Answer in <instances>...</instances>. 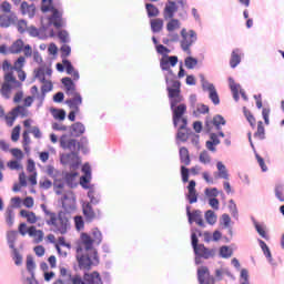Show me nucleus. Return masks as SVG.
Listing matches in <instances>:
<instances>
[{
	"instance_id": "obj_50",
	"label": "nucleus",
	"mask_w": 284,
	"mask_h": 284,
	"mask_svg": "<svg viewBox=\"0 0 284 284\" xmlns=\"http://www.w3.org/2000/svg\"><path fill=\"white\" fill-rule=\"evenodd\" d=\"M18 116L16 115L13 110H11L7 115H4L7 126L12 128Z\"/></svg>"
},
{
	"instance_id": "obj_7",
	"label": "nucleus",
	"mask_w": 284,
	"mask_h": 284,
	"mask_svg": "<svg viewBox=\"0 0 284 284\" xmlns=\"http://www.w3.org/2000/svg\"><path fill=\"white\" fill-rule=\"evenodd\" d=\"M24 52V57H32V48L30 44H26L22 39H18L9 47L10 54H21Z\"/></svg>"
},
{
	"instance_id": "obj_35",
	"label": "nucleus",
	"mask_w": 284,
	"mask_h": 284,
	"mask_svg": "<svg viewBox=\"0 0 284 284\" xmlns=\"http://www.w3.org/2000/svg\"><path fill=\"white\" fill-rule=\"evenodd\" d=\"M216 168L219 171V178L229 181L230 180V173L226 169L225 164L222 161H219L216 163Z\"/></svg>"
},
{
	"instance_id": "obj_52",
	"label": "nucleus",
	"mask_w": 284,
	"mask_h": 284,
	"mask_svg": "<svg viewBox=\"0 0 284 284\" xmlns=\"http://www.w3.org/2000/svg\"><path fill=\"white\" fill-rule=\"evenodd\" d=\"M12 24V18L8 14L0 16V28H10Z\"/></svg>"
},
{
	"instance_id": "obj_48",
	"label": "nucleus",
	"mask_w": 284,
	"mask_h": 284,
	"mask_svg": "<svg viewBox=\"0 0 284 284\" xmlns=\"http://www.w3.org/2000/svg\"><path fill=\"white\" fill-rule=\"evenodd\" d=\"M90 236L95 245H100L102 243V233L99 229H93Z\"/></svg>"
},
{
	"instance_id": "obj_61",
	"label": "nucleus",
	"mask_w": 284,
	"mask_h": 284,
	"mask_svg": "<svg viewBox=\"0 0 284 284\" xmlns=\"http://www.w3.org/2000/svg\"><path fill=\"white\" fill-rule=\"evenodd\" d=\"M61 59H67L71 54V47L68 44H62L60 48Z\"/></svg>"
},
{
	"instance_id": "obj_43",
	"label": "nucleus",
	"mask_w": 284,
	"mask_h": 284,
	"mask_svg": "<svg viewBox=\"0 0 284 284\" xmlns=\"http://www.w3.org/2000/svg\"><path fill=\"white\" fill-rule=\"evenodd\" d=\"M17 239H18V232L17 231H9L7 233V241H8L9 247L11 250H14V247H16L14 244H16Z\"/></svg>"
},
{
	"instance_id": "obj_4",
	"label": "nucleus",
	"mask_w": 284,
	"mask_h": 284,
	"mask_svg": "<svg viewBox=\"0 0 284 284\" xmlns=\"http://www.w3.org/2000/svg\"><path fill=\"white\" fill-rule=\"evenodd\" d=\"M65 182L62 179H55L53 181V192L55 195H62L61 204L64 210H71L74 206V199L71 196L73 195L72 191L65 192Z\"/></svg>"
},
{
	"instance_id": "obj_25",
	"label": "nucleus",
	"mask_w": 284,
	"mask_h": 284,
	"mask_svg": "<svg viewBox=\"0 0 284 284\" xmlns=\"http://www.w3.org/2000/svg\"><path fill=\"white\" fill-rule=\"evenodd\" d=\"M61 83L64 87L67 97L72 95V94L78 92L77 91V85H75V83L73 82V80L71 78H68V77L62 78Z\"/></svg>"
},
{
	"instance_id": "obj_16",
	"label": "nucleus",
	"mask_w": 284,
	"mask_h": 284,
	"mask_svg": "<svg viewBox=\"0 0 284 284\" xmlns=\"http://www.w3.org/2000/svg\"><path fill=\"white\" fill-rule=\"evenodd\" d=\"M60 162L63 165H70L71 169H75L77 165L79 164V158H78L77 152L62 154L60 156Z\"/></svg>"
},
{
	"instance_id": "obj_31",
	"label": "nucleus",
	"mask_w": 284,
	"mask_h": 284,
	"mask_svg": "<svg viewBox=\"0 0 284 284\" xmlns=\"http://www.w3.org/2000/svg\"><path fill=\"white\" fill-rule=\"evenodd\" d=\"M242 61V53L240 49H234L231 53L230 67L236 69Z\"/></svg>"
},
{
	"instance_id": "obj_8",
	"label": "nucleus",
	"mask_w": 284,
	"mask_h": 284,
	"mask_svg": "<svg viewBox=\"0 0 284 284\" xmlns=\"http://www.w3.org/2000/svg\"><path fill=\"white\" fill-rule=\"evenodd\" d=\"M60 148L62 150H68L71 152H79L80 151V142L75 139L69 138V135L63 134L60 136Z\"/></svg>"
},
{
	"instance_id": "obj_58",
	"label": "nucleus",
	"mask_w": 284,
	"mask_h": 284,
	"mask_svg": "<svg viewBox=\"0 0 284 284\" xmlns=\"http://www.w3.org/2000/svg\"><path fill=\"white\" fill-rule=\"evenodd\" d=\"M255 230H256V232L258 233V235H260L262 239H264V240H270V236H268V234H267L265 227H264L262 224L255 223Z\"/></svg>"
},
{
	"instance_id": "obj_39",
	"label": "nucleus",
	"mask_w": 284,
	"mask_h": 284,
	"mask_svg": "<svg viewBox=\"0 0 284 284\" xmlns=\"http://www.w3.org/2000/svg\"><path fill=\"white\" fill-rule=\"evenodd\" d=\"M182 23L180 20L171 18L170 21L166 23L168 32H174V30H180Z\"/></svg>"
},
{
	"instance_id": "obj_27",
	"label": "nucleus",
	"mask_w": 284,
	"mask_h": 284,
	"mask_svg": "<svg viewBox=\"0 0 284 284\" xmlns=\"http://www.w3.org/2000/svg\"><path fill=\"white\" fill-rule=\"evenodd\" d=\"M220 144H221V140H220L219 135L216 133H211L210 140L206 141L205 146L210 152L215 153L216 146Z\"/></svg>"
},
{
	"instance_id": "obj_17",
	"label": "nucleus",
	"mask_w": 284,
	"mask_h": 284,
	"mask_svg": "<svg viewBox=\"0 0 284 284\" xmlns=\"http://www.w3.org/2000/svg\"><path fill=\"white\" fill-rule=\"evenodd\" d=\"M186 199L190 204H195L199 201V193L196 191V181L191 180L187 185Z\"/></svg>"
},
{
	"instance_id": "obj_24",
	"label": "nucleus",
	"mask_w": 284,
	"mask_h": 284,
	"mask_svg": "<svg viewBox=\"0 0 284 284\" xmlns=\"http://www.w3.org/2000/svg\"><path fill=\"white\" fill-rule=\"evenodd\" d=\"M83 281L85 284H103L102 277L98 271L92 273H84Z\"/></svg>"
},
{
	"instance_id": "obj_36",
	"label": "nucleus",
	"mask_w": 284,
	"mask_h": 284,
	"mask_svg": "<svg viewBox=\"0 0 284 284\" xmlns=\"http://www.w3.org/2000/svg\"><path fill=\"white\" fill-rule=\"evenodd\" d=\"M72 133L75 138H80L85 133V126L81 122H75L71 125Z\"/></svg>"
},
{
	"instance_id": "obj_26",
	"label": "nucleus",
	"mask_w": 284,
	"mask_h": 284,
	"mask_svg": "<svg viewBox=\"0 0 284 284\" xmlns=\"http://www.w3.org/2000/svg\"><path fill=\"white\" fill-rule=\"evenodd\" d=\"M19 215L20 217L24 219L28 224L31 225L37 224L39 221L37 214L33 211L20 210Z\"/></svg>"
},
{
	"instance_id": "obj_40",
	"label": "nucleus",
	"mask_w": 284,
	"mask_h": 284,
	"mask_svg": "<svg viewBox=\"0 0 284 284\" xmlns=\"http://www.w3.org/2000/svg\"><path fill=\"white\" fill-rule=\"evenodd\" d=\"M204 216L207 224L215 225L217 223V215L213 210H207Z\"/></svg>"
},
{
	"instance_id": "obj_2",
	"label": "nucleus",
	"mask_w": 284,
	"mask_h": 284,
	"mask_svg": "<svg viewBox=\"0 0 284 284\" xmlns=\"http://www.w3.org/2000/svg\"><path fill=\"white\" fill-rule=\"evenodd\" d=\"M41 210L44 214L45 224L52 230L53 233L61 235H65L68 233L70 220L67 212H53L49 210L45 204H41Z\"/></svg>"
},
{
	"instance_id": "obj_47",
	"label": "nucleus",
	"mask_w": 284,
	"mask_h": 284,
	"mask_svg": "<svg viewBox=\"0 0 284 284\" xmlns=\"http://www.w3.org/2000/svg\"><path fill=\"white\" fill-rule=\"evenodd\" d=\"M184 64H185V68L187 70H193L197 67L199 60L196 58H193V57H187L184 60Z\"/></svg>"
},
{
	"instance_id": "obj_30",
	"label": "nucleus",
	"mask_w": 284,
	"mask_h": 284,
	"mask_svg": "<svg viewBox=\"0 0 284 284\" xmlns=\"http://www.w3.org/2000/svg\"><path fill=\"white\" fill-rule=\"evenodd\" d=\"M226 124V120L222 115H215L212 121H206L205 126L207 131H211V125L215 126L216 130H220L222 125Z\"/></svg>"
},
{
	"instance_id": "obj_57",
	"label": "nucleus",
	"mask_w": 284,
	"mask_h": 284,
	"mask_svg": "<svg viewBox=\"0 0 284 284\" xmlns=\"http://www.w3.org/2000/svg\"><path fill=\"white\" fill-rule=\"evenodd\" d=\"M88 197L91 205H98L100 203V196L93 190H90L88 192Z\"/></svg>"
},
{
	"instance_id": "obj_10",
	"label": "nucleus",
	"mask_w": 284,
	"mask_h": 284,
	"mask_svg": "<svg viewBox=\"0 0 284 284\" xmlns=\"http://www.w3.org/2000/svg\"><path fill=\"white\" fill-rule=\"evenodd\" d=\"M199 284H216L215 277L211 274L207 266H201L197 268Z\"/></svg>"
},
{
	"instance_id": "obj_64",
	"label": "nucleus",
	"mask_w": 284,
	"mask_h": 284,
	"mask_svg": "<svg viewBox=\"0 0 284 284\" xmlns=\"http://www.w3.org/2000/svg\"><path fill=\"white\" fill-rule=\"evenodd\" d=\"M52 8V0H42L41 12H50Z\"/></svg>"
},
{
	"instance_id": "obj_55",
	"label": "nucleus",
	"mask_w": 284,
	"mask_h": 284,
	"mask_svg": "<svg viewBox=\"0 0 284 284\" xmlns=\"http://www.w3.org/2000/svg\"><path fill=\"white\" fill-rule=\"evenodd\" d=\"M37 265L32 256H27L26 260V268L27 271L33 275V272L36 270Z\"/></svg>"
},
{
	"instance_id": "obj_42",
	"label": "nucleus",
	"mask_w": 284,
	"mask_h": 284,
	"mask_svg": "<svg viewBox=\"0 0 284 284\" xmlns=\"http://www.w3.org/2000/svg\"><path fill=\"white\" fill-rule=\"evenodd\" d=\"M12 111L17 115V118L20 116L21 119H24L29 116V110L23 105H17L12 109Z\"/></svg>"
},
{
	"instance_id": "obj_54",
	"label": "nucleus",
	"mask_w": 284,
	"mask_h": 284,
	"mask_svg": "<svg viewBox=\"0 0 284 284\" xmlns=\"http://www.w3.org/2000/svg\"><path fill=\"white\" fill-rule=\"evenodd\" d=\"M220 255L223 258H231L233 256V250L230 246H221Z\"/></svg>"
},
{
	"instance_id": "obj_62",
	"label": "nucleus",
	"mask_w": 284,
	"mask_h": 284,
	"mask_svg": "<svg viewBox=\"0 0 284 284\" xmlns=\"http://www.w3.org/2000/svg\"><path fill=\"white\" fill-rule=\"evenodd\" d=\"M7 168L11 171H19V170H22V165L16 161V160H12V161H9L7 163Z\"/></svg>"
},
{
	"instance_id": "obj_41",
	"label": "nucleus",
	"mask_w": 284,
	"mask_h": 284,
	"mask_svg": "<svg viewBox=\"0 0 284 284\" xmlns=\"http://www.w3.org/2000/svg\"><path fill=\"white\" fill-rule=\"evenodd\" d=\"M243 113L247 120V122L250 123L252 129L256 128V118L253 115V113L246 108H243Z\"/></svg>"
},
{
	"instance_id": "obj_11",
	"label": "nucleus",
	"mask_w": 284,
	"mask_h": 284,
	"mask_svg": "<svg viewBox=\"0 0 284 284\" xmlns=\"http://www.w3.org/2000/svg\"><path fill=\"white\" fill-rule=\"evenodd\" d=\"M172 111V119H173V125L175 128L179 126L181 119L184 116V114L187 112V105L185 103L175 104L173 106H170Z\"/></svg>"
},
{
	"instance_id": "obj_32",
	"label": "nucleus",
	"mask_w": 284,
	"mask_h": 284,
	"mask_svg": "<svg viewBox=\"0 0 284 284\" xmlns=\"http://www.w3.org/2000/svg\"><path fill=\"white\" fill-rule=\"evenodd\" d=\"M179 155H180V161L182 164H184L185 166L191 165V155H190V151L187 148H185V146L180 148Z\"/></svg>"
},
{
	"instance_id": "obj_56",
	"label": "nucleus",
	"mask_w": 284,
	"mask_h": 284,
	"mask_svg": "<svg viewBox=\"0 0 284 284\" xmlns=\"http://www.w3.org/2000/svg\"><path fill=\"white\" fill-rule=\"evenodd\" d=\"M240 284H250V272L247 268L241 270Z\"/></svg>"
},
{
	"instance_id": "obj_9",
	"label": "nucleus",
	"mask_w": 284,
	"mask_h": 284,
	"mask_svg": "<svg viewBox=\"0 0 284 284\" xmlns=\"http://www.w3.org/2000/svg\"><path fill=\"white\" fill-rule=\"evenodd\" d=\"M82 214L87 222H93L101 216L100 210H94L90 202L82 203Z\"/></svg>"
},
{
	"instance_id": "obj_44",
	"label": "nucleus",
	"mask_w": 284,
	"mask_h": 284,
	"mask_svg": "<svg viewBox=\"0 0 284 284\" xmlns=\"http://www.w3.org/2000/svg\"><path fill=\"white\" fill-rule=\"evenodd\" d=\"M79 176L78 172H70V173H65L64 175V180L65 183L70 186V187H74L75 185V180Z\"/></svg>"
},
{
	"instance_id": "obj_15",
	"label": "nucleus",
	"mask_w": 284,
	"mask_h": 284,
	"mask_svg": "<svg viewBox=\"0 0 284 284\" xmlns=\"http://www.w3.org/2000/svg\"><path fill=\"white\" fill-rule=\"evenodd\" d=\"M179 63L176 55H163L160 60V68L162 71H170L171 68H175Z\"/></svg>"
},
{
	"instance_id": "obj_46",
	"label": "nucleus",
	"mask_w": 284,
	"mask_h": 284,
	"mask_svg": "<svg viewBox=\"0 0 284 284\" xmlns=\"http://www.w3.org/2000/svg\"><path fill=\"white\" fill-rule=\"evenodd\" d=\"M30 94H31V95H29L30 98H33V100H39L40 103H43L44 95L39 94V88L37 85H32L30 88Z\"/></svg>"
},
{
	"instance_id": "obj_23",
	"label": "nucleus",
	"mask_w": 284,
	"mask_h": 284,
	"mask_svg": "<svg viewBox=\"0 0 284 284\" xmlns=\"http://www.w3.org/2000/svg\"><path fill=\"white\" fill-rule=\"evenodd\" d=\"M62 64L65 69L67 74L70 75L73 79V81L80 80V73L74 69L70 60L62 59Z\"/></svg>"
},
{
	"instance_id": "obj_63",
	"label": "nucleus",
	"mask_w": 284,
	"mask_h": 284,
	"mask_svg": "<svg viewBox=\"0 0 284 284\" xmlns=\"http://www.w3.org/2000/svg\"><path fill=\"white\" fill-rule=\"evenodd\" d=\"M275 196L280 202H284V189L283 185H276L275 187Z\"/></svg>"
},
{
	"instance_id": "obj_60",
	"label": "nucleus",
	"mask_w": 284,
	"mask_h": 284,
	"mask_svg": "<svg viewBox=\"0 0 284 284\" xmlns=\"http://www.w3.org/2000/svg\"><path fill=\"white\" fill-rule=\"evenodd\" d=\"M74 226L77 231H82L84 229V220L81 215L74 216Z\"/></svg>"
},
{
	"instance_id": "obj_45",
	"label": "nucleus",
	"mask_w": 284,
	"mask_h": 284,
	"mask_svg": "<svg viewBox=\"0 0 284 284\" xmlns=\"http://www.w3.org/2000/svg\"><path fill=\"white\" fill-rule=\"evenodd\" d=\"M145 10L148 12L149 18L159 17V14H160L159 8L154 4H152V3H146L145 4Z\"/></svg>"
},
{
	"instance_id": "obj_20",
	"label": "nucleus",
	"mask_w": 284,
	"mask_h": 284,
	"mask_svg": "<svg viewBox=\"0 0 284 284\" xmlns=\"http://www.w3.org/2000/svg\"><path fill=\"white\" fill-rule=\"evenodd\" d=\"M80 242L87 252L92 253V251H95V248L93 247V244L95 243L93 242V239L90 234L82 232L80 234Z\"/></svg>"
},
{
	"instance_id": "obj_3",
	"label": "nucleus",
	"mask_w": 284,
	"mask_h": 284,
	"mask_svg": "<svg viewBox=\"0 0 284 284\" xmlns=\"http://www.w3.org/2000/svg\"><path fill=\"white\" fill-rule=\"evenodd\" d=\"M83 248L81 246L77 247V262L79 268L81 270H90L91 266H97L100 263V258L97 250H92L88 252L87 255L82 254Z\"/></svg>"
},
{
	"instance_id": "obj_19",
	"label": "nucleus",
	"mask_w": 284,
	"mask_h": 284,
	"mask_svg": "<svg viewBox=\"0 0 284 284\" xmlns=\"http://www.w3.org/2000/svg\"><path fill=\"white\" fill-rule=\"evenodd\" d=\"M194 253L196 256L204 260H209L215 255L214 250H210L204 244H199V246L194 248Z\"/></svg>"
},
{
	"instance_id": "obj_6",
	"label": "nucleus",
	"mask_w": 284,
	"mask_h": 284,
	"mask_svg": "<svg viewBox=\"0 0 284 284\" xmlns=\"http://www.w3.org/2000/svg\"><path fill=\"white\" fill-rule=\"evenodd\" d=\"M181 49L183 50V52H186V54H192V45H194V43H196L197 41V33L194 30H189L183 28L181 30Z\"/></svg>"
},
{
	"instance_id": "obj_37",
	"label": "nucleus",
	"mask_w": 284,
	"mask_h": 284,
	"mask_svg": "<svg viewBox=\"0 0 284 284\" xmlns=\"http://www.w3.org/2000/svg\"><path fill=\"white\" fill-rule=\"evenodd\" d=\"M30 144H31L30 131L24 130L22 132V146L26 153L30 152Z\"/></svg>"
},
{
	"instance_id": "obj_12",
	"label": "nucleus",
	"mask_w": 284,
	"mask_h": 284,
	"mask_svg": "<svg viewBox=\"0 0 284 284\" xmlns=\"http://www.w3.org/2000/svg\"><path fill=\"white\" fill-rule=\"evenodd\" d=\"M49 12H52V14L50 17H48L49 26L55 27L57 30H59L60 28H63L64 21H63V18H62V12H60L55 8H51L49 10Z\"/></svg>"
},
{
	"instance_id": "obj_33",
	"label": "nucleus",
	"mask_w": 284,
	"mask_h": 284,
	"mask_svg": "<svg viewBox=\"0 0 284 284\" xmlns=\"http://www.w3.org/2000/svg\"><path fill=\"white\" fill-rule=\"evenodd\" d=\"M253 138L258 141H264L266 139V129L263 121L257 122V129L254 132Z\"/></svg>"
},
{
	"instance_id": "obj_18",
	"label": "nucleus",
	"mask_w": 284,
	"mask_h": 284,
	"mask_svg": "<svg viewBox=\"0 0 284 284\" xmlns=\"http://www.w3.org/2000/svg\"><path fill=\"white\" fill-rule=\"evenodd\" d=\"M20 12L23 17H29V19H33L36 17L37 8L33 3H28L27 1H22L20 3Z\"/></svg>"
},
{
	"instance_id": "obj_14",
	"label": "nucleus",
	"mask_w": 284,
	"mask_h": 284,
	"mask_svg": "<svg viewBox=\"0 0 284 284\" xmlns=\"http://www.w3.org/2000/svg\"><path fill=\"white\" fill-rule=\"evenodd\" d=\"M186 215H187L190 224L195 223L200 227H205V222H204V219L202 215V211L195 210V211L191 212L190 207H187Z\"/></svg>"
},
{
	"instance_id": "obj_13",
	"label": "nucleus",
	"mask_w": 284,
	"mask_h": 284,
	"mask_svg": "<svg viewBox=\"0 0 284 284\" xmlns=\"http://www.w3.org/2000/svg\"><path fill=\"white\" fill-rule=\"evenodd\" d=\"M69 99L65 100V104L70 110H74L75 112H80V106L83 103V99L80 92H75L73 94L68 95Z\"/></svg>"
},
{
	"instance_id": "obj_29",
	"label": "nucleus",
	"mask_w": 284,
	"mask_h": 284,
	"mask_svg": "<svg viewBox=\"0 0 284 284\" xmlns=\"http://www.w3.org/2000/svg\"><path fill=\"white\" fill-rule=\"evenodd\" d=\"M206 90L209 91V98L212 101V103L214 105H220L221 100H220V95L217 93V90H216L215 85L212 84V83H207L206 84Z\"/></svg>"
},
{
	"instance_id": "obj_38",
	"label": "nucleus",
	"mask_w": 284,
	"mask_h": 284,
	"mask_svg": "<svg viewBox=\"0 0 284 284\" xmlns=\"http://www.w3.org/2000/svg\"><path fill=\"white\" fill-rule=\"evenodd\" d=\"M52 118L57 121H64L67 112L63 109H50Z\"/></svg>"
},
{
	"instance_id": "obj_5",
	"label": "nucleus",
	"mask_w": 284,
	"mask_h": 284,
	"mask_svg": "<svg viewBox=\"0 0 284 284\" xmlns=\"http://www.w3.org/2000/svg\"><path fill=\"white\" fill-rule=\"evenodd\" d=\"M166 92H168V98L170 101V106H175L181 104V102L184 101V97L182 95V90H181V81L176 79H166Z\"/></svg>"
},
{
	"instance_id": "obj_1",
	"label": "nucleus",
	"mask_w": 284,
	"mask_h": 284,
	"mask_svg": "<svg viewBox=\"0 0 284 284\" xmlns=\"http://www.w3.org/2000/svg\"><path fill=\"white\" fill-rule=\"evenodd\" d=\"M26 58L20 55L13 64L9 60H3L0 69L3 72V82L0 88V94L4 100H10L13 89H21L22 82L27 80V73L23 68Z\"/></svg>"
},
{
	"instance_id": "obj_51",
	"label": "nucleus",
	"mask_w": 284,
	"mask_h": 284,
	"mask_svg": "<svg viewBox=\"0 0 284 284\" xmlns=\"http://www.w3.org/2000/svg\"><path fill=\"white\" fill-rule=\"evenodd\" d=\"M6 223L12 226L14 223V211L12 207H7L6 210Z\"/></svg>"
},
{
	"instance_id": "obj_49",
	"label": "nucleus",
	"mask_w": 284,
	"mask_h": 284,
	"mask_svg": "<svg viewBox=\"0 0 284 284\" xmlns=\"http://www.w3.org/2000/svg\"><path fill=\"white\" fill-rule=\"evenodd\" d=\"M200 163L207 165L212 163V156L207 151H202L199 156Z\"/></svg>"
},
{
	"instance_id": "obj_21",
	"label": "nucleus",
	"mask_w": 284,
	"mask_h": 284,
	"mask_svg": "<svg viewBox=\"0 0 284 284\" xmlns=\"http://www.w3.org/2000/svg\"><path fill=\"white\" fill-rule=\"evenodd\" d=\"M178 10H179V7L176 2L168 1L163 10V17L165 21H168L169 19H174V14L176 13Z\"/></svg>"
},
{
	"instance_id": "obj_28",
	"label": "nucleus",
	"mask_w": 284,
	"mask_h": 284,
	"mask_svg": "<svg viewBox=\"0 0 284 284\" xmlns=\"http://www.w3.org/2000/svg\"><path fill=\"white\" fill-rule=\"evenodd\" d=\"M229 85H230V90L233 94V99L235 102L240 101V93L242 90L241 84L236 83L235 80L233 78L229 79Z\"/></svg>"
},
{
	"instance_id": "obj_22",
	"label": "nucleus",
	"mask_w": 284,
	"mask_h": 284,
	"mask_svg": "<svg viewBox=\"0 0 284 284\" xmlns=\"http://www.w3.org/2000/svg\"><path fill=\"white\" fill-rule=\"evenodd\" d=\"M28 235L33 239L34 244L42 243L44 239V232L42 230H37L34 225L28 227Z\"/></svg>"
},
{
	"instance_id": "obj_34",
	"label": "nucleus",
	"mask_w": 284,
	"mask_h": 284,
	"mask_svg": "<svg viewBox=\"0 0 284 284\" xmlns=\"http://www.w3.org/2000/svg\"><path fill=\"white\" fill-rule=\"evenodd\" d=\"M152 32H162L164 28V20L155 18L150 21Z\"/></svg>"
},
{
	"instance_id": "obj_53",
	"label": "nucleus",
	"mask_w": 284,
	"mask_h": 284,
	"mask_svg": "<svg viewBox=\"0 0 284 284\" xmlns=\"http://www.w3.org/2000/svg\"><path fill=\"white\" fill-rule=\"evenodd\" d=\"M41 83H42L41 93L43 97L53 90V84L51 81L44 80V81H41Z\"/></svg>"
},
{
	"instance_id": "obj_59",
	"label": "nucleus",
	"mask_w": 284,
	"mask_h": 284,
	"mask_svg": "<svg viewBox=\"0 0 284 284\" xmlns=\"http://www.w3.org/2000/svg\"><path fill=\"white\" fill-rule=\"evenodd\" d=\"M34 78L38 79L40 82L45 81V68L40 67L34 71Z\"/></svg>"
}]
</instances>
